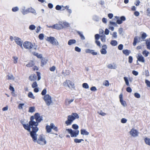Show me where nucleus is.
Segmentation results:
<instances>
[{
	"label": "nucleus",
	"instance_id": "1",
	"mask_svg": "<svg viewBox=\"0 0 150 150\" xmlns=\"http://www.w3.org/2000/svg\"><path fill=\"white\" fill-rule=\"evenodd\" d=\"M79 116L76 113H73L71 115H69L67 117V120L65 122L67 126L71 125L74 120L76 119L79 118Z\"/></svg>",
	"mask_w": 150,
	"mask_h": 150
},
{
	"label": "nucleus",
	"instance_id": "2",
	"mask_svg": "<svg viewBox=\"0 0 150 150\" xmlns=\"http://www.w3.org/2000/svg\"><path fill=\"white\" fill-rule=\"evenodd\" d=\"M31 128H32V130L30 131V136L32 138L33 141H35L37 140V137L38 134H36V132L38 131L39 128L36 127H32Z\"/></svg>",
	"mask_w": 150,
	"mask_h": 150
},
{
	"label": "nucleus",
	"instance_id": "3",
	"mask_svg": "<svg viewBox=\"0 0 150 150\" xmlns=\"http://www.w3.org/2000/svg\"><path fill=\"white\" fill-rule=\"evenodd\" d=\"M25 9V7L23 6L21 9V12L23 15H25L29 13H31L33 14L36 13L35 10L31 7L28 8L26 9Z\"/></svg>",
	"mask_w": 150,
	"mask_h": 150
},
{
	"label": "nucleus",
	"instance_id": "4",
	"mask_svg": "<svg viewBox=\"0 0 150 150\" xmlns=\"http://www.w3.org/2000/svg\"><path fill=\"white\" fill-rule=\"evenodd\" d=\"M34 142H37V143L42 145H45L46 144L47 142L45 140V137L43 134H41L39 136L38 139L34 141Z\"/></svg>",
	"mask_w": 150,
	"mask_h": 150
},
{
	"label": "nucleus",
	"instance_id": "5",
	"mask_svg": "<svg viewBox=\"0 0 150 150\" xmlns=\"http://www.w3.org/2000/svg\"><path fill=\"white\" fill-rule=\"evenodd\" d=\"M66 131H67L68 133L70 134L71 137H76L79 135V131L78 130H74L70 129H67Z\"/></svg>",
	"mask_w": 150,
	"mask_h": 150
},
{
	"label": "nucleus",
	"instance_id": "6",
	"mask_svg": "<svg viewBox=\"0 0 150 150\" xmlns=\"http://www.w3.org/2000/svg\"><path fill=\"white\" fill-rule=\"evenodd\" d=\"M46 40L53 45H59V42L54 37L51 36L47 37Z\"/></svg>",
	"mask_w": 150,
	"mask_h": 150
},
{
	"label": "nucleus",
	"instance_id": "7",
	"mask_svg": "<svg viewBox=\"0 0 150 150\" xmlns=\"http://www.w3.org/2000/svg\"><path fill=\"white\" fill-rule=\"evenodd\" d=\"M43 99L46 104L48 106H50L52 103L51 97L49 94H46L45 95L43 98Z\"/></svg>",
	"mask_w": 150,
	"mask_h": 150
},
{
	"label": "nucleus",
	"instance_id": "8",
	"mask_svg": "<svg viewBox=\"0 0 150 150\" xmlns=\"http://www.w3.org/2000/svg\"><path fill=\"white\" fill-rule=\"evenodd\" d=\"M63 85L65 86H67L69 88L74 87V83L70 80H66L64 82Z\"/></svg>",
	"mask_w": 150,
	"mask_h": 150
},
{
	"label": "nucleus",
	"instance_id": "9",
	"mask_svg": "<svg viewBox=\"0 0 150 150\" xmlns=\"http://www.w3.org/2000/svg\"><path fill=\"white\" fill-rule=\"evenodd\" d=\"M24 47L27 49H30L33 47V45L30 42L25 41L23 44Z\"/></svg>",
	"mask_w": 150,
	"mask_h": 150
},
{
	"label": "nucleus",
	"instance_id": "10",
	"mask_svg": "<svg viewBox=\"0 0 150 150\" xmlns=\"http://www.w3.org/2000/svg\"><path fill=\"white\" fill-rule=\"evenodd\" d=\"M14 38H15L14 40L16 43L18 45L20 46L22 49H23V48L22 46L23 41L21 39L16 37H15Z\"/></svg>",
	"mask_w": 150,
	"mask_h": 150
},
{
	"label": "nucleus",
	"instance_id": "11",
	"mask_svg": "<svg viewBox=\"0 0 150 150\" xmlns=\"http://www.w3.org/2000/svg\"><path fill=\"white\" fill-rule=\"evenodd\" d=\"M115 18L117 19L116 21V23L118 24H122L123 21H124L126 20V18L124 16H122L120 17L119 19V17L116 16Z\"/></svg>",
	"mask_w": 150,
	"mask_h": 150
},
{
	"label": "nucleus",
	"instance_id": "12",
	"mask_svg": "<svg viewBox=\"0 0 150 150\" xmlns=\"http://www.w3.org/2000/svg\"><path fill=\"white\" fill-rule=\"evenodd\" d=\"M129 133L132 136L135 137L138 136L139 132L135 129L132 128L129 132Z\"/></svg>",
	"mask_w": 150,
	"mask_h": 150
},
{
	"label": "nucleus",
	"instance_id": "13",
	"mask_svg": "<svg viewBox=\"0 0 150 150\" xmlns=\"http://www.w3.org/2000/svg\"><path fill=\"white\" fill-rule=\"evenodd\" d=\"M35 119L36 122L38 123L40 122L42 120V117H40V114L38 113H36L34 115Z\"/></svg>",
	"mask_w": 150,
	"mask_h": 150
},
{
	"label": "nucleus",
	"instance_id": "14",
	"mask_svg": "<svg viewBox=\"0 0 150 150\" xmlns=\"http://www.w3.org/2000/svg\"><path fill=\"white\" fill-rule=\"evenodd\" d=\"M122 96V94H120L119 95L120 102L123 106L125 107L126 106L127 104L126 102L123 100Z\"/></svg>",
	"mask_w": 150,
	"mask_h": 150
},
{
	"label": "nucleus",
	"instance_id": "15",
	"mask_svg": "<svg viewBox=\"0 0 150 150\" xmlns=\"http://www.w3.org/2000/svg\"><path fill=\"white\" fill-rule=\"evenodd\" d=\"M85 52L87 53H91L93 55L97 54V53L96 52H94L93 50H91L90 49H87L85 50Z\"/></svg>",
	"mask_w": 150,
	"mask_h": 150
},
{
	"label": "nucleus",
	"instance_id": "16",
	"mask_svg": "<svg viewBox=\"0 0 150 150\" xmlns=\"http://www.w3.org/2000/svg\"><path fill=\"white\" fill-rule=\"evenodd\" d=\"M22 123V124L23 127L24 129L30 132V131L31 128V126L29 124V125L28 124L26 125L25 124H23Z\"/></svg>",
	"mask_w": 150,
	"mask_h": 150
},
{
	"label": "nucleus",
	"instance_id": "17",
	"mask_svg": "<svg viewBox=\"0 0 150 150\" xmlns=\"http://www.w3.org/2000/svg\"><path fill=\"white\" fill-rule=\"evenodd\" d=\"M137 60L140 62H145V59L144 57L140 54H139L138 55Z\"/></svg>",
	"mask_w": 150,
	"mask_h": 150
},
{
	"label": "nucleus",
	"instance_id": "18",
	"mask_svg": "<svg viewBox=\"0 0 150 150\" xmlns=\"http://www.w3.org/2000/svg\"><path fill=\"white\" fill-rule=\"evenodd\" d=\"M145 41L147 48L150 50V38L147 39L145 40Z\"/></svg>",
	"mask_w": 150,
	"mask_h": 150
},
{
	"label": "nucleus",
	"instance_id": "19",
	"mask_svg": "<svg viewBox=\"0 0 150 150\" xmlns=\"http://www.w3.org/2000/svg\"><path fill=\"white\" fill-rule=\"evenodd\" d=\"M37 76L35 74H34L33 75H30L29 76V79L30 81H34L37 79Z\"/></svg>",
	"mask_w": 150,
	"mask_h": 150
},
{
	"label": "nucleus",
	"instance_id": "20",
	"mask_svg": "<svg viewBox=\"0 0 150 150\" xmlns=\"http://www.w3.org/2000/svg\"><path fill=\"white\" fill-rule=\"evenodd\" d=\"M29 124L30 125L31 127H33V126H35V127L37 126L38 125V123L37 122H35V121H33L31 122H29Z\"/></svg>",
	"mask_w": 150,
	"mask_h": 150
},
{
	"label": "nucleus",
	"instance_id": "21",
	"mask_svg": "<svg viewBox=\"0 0 150 150\" xmlns=\"http://www.w3.org/2000/svg\"><path fill=\"white\" fill-rule=\"evenodd\" d=\"M81 134L83 135H88L89 134V133L85 129H82L81 130Z\"/></svg>",
	"mask_w": 150,
	"mask_h": 150
},
{
	"label": "nucleus",
	"instance_id": "22",
	"mask_svg": "<svg viewBox=\"0 0 150 150\" xmlns=\"http://www.w3.org/2000/svg\"><path fill=\"white\" fill-rule=\"evenodd\" d=\"M77 33L79 35L81 39L82 40H84L85 39V37L84 36L83 34V33L80 31H77Z\"/></svg>",
	"mask_w": 150,
	"mask_h": 150
},
{
	"label": "nucleus",
	"instance_id": "23",
	"mask_svg": "<svg viewBox=\"0 0 150 150\" xmlns=\"http://www.w3.org/2000/svg\"><path fill=\"white\" fill-rule=\"evenodd\" d=\"M122 52L126 56H128L131 52L130 50L127 49L123 50Z\"/></svg>",
	"mask_w": 150,
	"mask_h": 150
},
{
	"label": "nucleus",
	"instance_id": "24",
	"mask_svg": "<svg viewBox=\"0 0 150 150\" xmlns=\"http://www.w3.org/2000/svg\"><path fill=\"white\" fill-rule=\"evenodd\" d=\"M76 42V41L75 40L71 39L68 41V44L69 45H70L75 43Z\"/></svg>",
	"mask_w": 150,
	"mask_h": 150
},
{
	"label": "nucleus",
	"instance_id": "25",
	"mask_svg": "<svg viewBox=\"0 0 150 150\" xmlns=\"http://www.w3.org/2000/svg\"><path fill=\"white\" fill-rule=\"evenodd\" d=\"M108 68L110 69H115L117 67L115 64L113 65L112 64H110L108 65Z\"/></svg>",
	"mask_w": 150,
	"mask_h": 150
},
{
	"label": "nucleus",
	"instance_id": "26",
	"mask_svg": "<svg viewBox=\"0 0 150 150\" xmlns=\"http://www.w3.org/2000/svg\"><path fill=\"white\" fill-rule=\"evenodd\" d=\"M139 38V39H140V38L138 37L137 36H135L134 38V42L133 43V45L134 46H135L137 44V42L138 41V38Z\"/></svg>",
	"mask_w": 150,
	"mask_h": 150
},
{
	"label": "nucleus",
	"instance_id": "27",
	"mask_svg": "<svg viewBox=\"0 0 150 150\" xmlns=\"http://www.w3.org/2000/svg\"><path fill=\"white\" fill-rule=\"evenodd\" d=\"M47 60L45 58H43L41 59V66H43L44 65L46 64L47 63Z\"/></svg>",
	"mask_w": 150,
	"mask_h": 150
},
{
	"label": "nucleus",
	"instance_id": "28",
	"mask_svg": "<svg viewBox=\"0 0 150 150\" xmlns=\"http://www.w3.org/2000/svg\"><path fill=\"white\" fill-rule=\"evenodd\" d=\"M34 64L33 61H31L29 62L28 64L26 65V66L27 67H33L34 65Z\"/></svg>",
	"mask_w": 150,
	"mask_h": 150
},
{
	"label": "nucleus",
	"instance_id": "29",
	"mask_svg": "<svg viewBox=\"0 0 150 150\" xmlns=\"http://www.w3.org/2000/svg\"><path fill=\"white\" fill-rule=\"evenodd\" d=\"M144 142L145 144L147 145L150 146V139L147 137H146L144 139Z\"/></svg>",
	"mask_w": 150,
	"mask_h": 150
},
{
	"label": "nucleus",
	"instance_id": "30",
	"mask_svg": "<svg viewBox=\"0 0 150 150\" xmlns=\"http://www.w3.org/2000/svg\"><path fill=\"white\" fill-rule=\"evenodd\" d=\"M35 111V107H30L29 108L28 112H29L33 113Z\"/></svg>",
	"mask_w": 150,
	"mask_h": 150
},
{
	"label": "nucleus",
	"instance_id": "31",
	"mask_svg": "<svg viewBox=\"0 0 150 150\" xmlns=\"http://www.w3.org/2000/svg\"><path fill=\"white\" fill-rule=\"evenodd\" d=\"M46 129L47 133H49L52 130V129L49 125H47L46 126Z\"/></svg>",
	"mask_w": 150,
	"mask_h": 150
},
{
	"label": "nucleus",
	"instance_id": "32",
	"mask_svg": "<svg viewBox=\"0 0 150 150\" xmlns=\"http://www.w3.org/2000/svg\"><path fill=\"white\" fill-rule=\"evenodd\" d=\"M93 19L96 21H98L100 20V18L98 16L94 15L93 16Z\"/></svg>",
	"mask_w": 150,
	"mask_h": 150
},
{
	"label": "nucleus",
	"instance_id": "33",
	"mask_svg": "<svg viewBox=\"0 0 150 150\" xmlns=\"http://www.w3.org/2000/svg\"><path fill=\"white\" fill-rule=\"evenodd\" d=\"M7 77L8 80H11L14 79V77L13 76L12 74H9L7 76Z\"/></svg>",
	"mask_w": 150,
	"mask_h": 150
},
{
	"label": "nucleus",
	"instance_id": "34",
	"mask_svg": "<svg viewBox=\"0 0 150 150\" xmlns=\"http://www.w3.org/2000/svg\"><path fill=\"white\" fill-rule=\"evenodd\" d=\"M110 44L112 46H116L117 44V42L115 40H112L111 41Z\"/></svg>",
	"mask_w": 150,
	"mask_h": 150
},
{
	"label": "nucleus",
	"instance_id": "35",
	"mask_svg": "<svg viewBox=\"0 0 150 150\" xmlns=\"http://www.w3.org/2000/svg\"><path fill=\"white\" fill-rule=\"evenodd\" d=\"M149 52L146 50H144L142 52L143 54L145 57H147L148 56Z\"/></svg>",
	"mask_w": 150,
	"mask_h": 150
},
{
	"label": "nucleus",
	"instance_id": "36",
	"mask_svg": "<svg viewBox=\"0 0 150 150\" xmlns=\"http://www.w3.org/2000/svg\"><path fill=\"white\" fill-rule=\"evenodd\" d=\"M124 79L125 82L126 84L128 86H130L129 82V80L126 77H124Z\"/></svg>",
	"mask_w": 150,
	"mask_h": 150
},
{
	"label": "nucleus",
	"instance_id": "37",
	"mask_svg": "<svg viewBox=\"0 0 150 150\" xmlns=\"http://www.w3.org/2000/svg\"><path fill=\"white\" fill-rule=\"evenodd\" d=\"M28 96L30 98H31L33 99L35 98V96H34L33 93L31 92H30L28 93Z\"/></svg>",
	"mask_w": 150,
	"mask_h": 150
},
{
	"label": "nucleus",
	"instance_id": "38",
	"mask_svg": "<svg viewBox=\"0 0 150 150\" xmlns=\"http://www.w3.org/2000/svg\"><path fill=\"white\" fill-rule=\"evenodd\" d=\"M83 140L82 139H78L77 138L74 139V142L76 143H79L81 142L82 141H83Z\"/></svg>",
	"mask_w": 150,
	"mask_h": 150
},
{
	"label": "nucleus",
	"instance_id": "39",
	"mask_svg": "<svg viewBox=\"0 0 150 150\" xmlns=\"http://www.w3.org/2000/svg\"><path fill=\"white\" fill-rule=\"evenodd\" d=\"M100 52L101 54H105L107 53L106 49H104V48H102L100 50Z\"/></svg>",
	"mask_w": 150,
	"mask_h": 150
},
{
	"label": "nucleus",
	"instance_id": "40",
	"mask_svg": "<svg viewBox=\"0 0 150 150\" xmlns=\"http://www.w3.org/2000/svg\"><path fill=\"white\" fill-rule=\"evenodd\" d=\"M101 40L103 42H105L106 40V36L105 35H102L100 36Z\"/></svg>",
	"mask_w": 150,
	"mask_h": 150
},
{
	"label": "nucleus",
	"instance_id": "41",
	"mask_svg": "<svg viewBox=\"0 0 150 150\" xmlns=\"http://www.w3.org/2000/svg\"><path fill=\"white\" fill-rule=\"evenodd\" d=\"M57 30H60L63 29L64 27V26L61 24H57Z\"/></svg>",
	"mask_w": 150,
	"mask_h": 150
},
{
	"label": "nucleus",
	"instance_id": "42",
	"mask_svg": "<svg viewBox=\"0 0 150 150\" xmlns=\"http://www.w3.org/2000/svg\"><path fill=\"white\" fill-rule=\"evenodd\" d=\"M72 128L75 130H77L79 127L78 125L76 124H74L72 126Z\"/></svg>",
	"mask_w": 150,
	"mask_h": 150
},
{
	"label": "nucleus",
	"instance_id": "43",
	"mask_svg": "<svg viewBox=\"0 0 150 150\" xmlns=\"http://www.w3.org/2000/svg\"><path fill=\"white\" fill-rule=\"evenodd\" d=\"M19 8L17 6L13 7L12 9V11L13 12H16L19 10Z\"/></svg>",
	"mask_w": 150,
	"mask_h": 150
},
{
	"label": "nucleus",
	"instance_id": "44",
	"mask_svg": "<svg viewBox=\"0 0 150 150\" xmlns=\"http://www.w3.org/2000/svg\"><path fill=\"white\" fill-rule=\"evenodd\" d=\"M147 36V35L145 33H143L142 35L141 38L143 40H144L146 38Z\"/></svg>",
	"mask_w": 150,
	"mask_h": 150
},
{
	"label": "nucleus",
	"instance_id": "45",
	"mask_svg": "<svg viewBox=\"0 0 150 150\" xmlns=\"http://www.w3.org/2000/svg\"><path fill=\"white\" fill-rule=\"evenodd\" d=\"M36 28L35 26L33 25H31L29 27V29L30 30H34Z\"/></svg>",
	"mask_w": 150,
	"mask_h": 150
},
{
	"label": "nucleus",
	"instance_id": "46",
	"mask_svg": "<svg viewBox=\"0 0 150 150\" xmlns=\"http://www.w3.org/2000/svg\"><path fill=\"white\" fill-rule=\"evenodd\" d=\"M82 87L86 89H88L89 88V86L86 83H84L82 84Z\"/></svg>",
	"mask_w": 150,
	"mask_h": 150
},
{
	"label": "nucleus",
	"instance_id": "47",
	"mask_svg": "<svg viewBox=\"0 0 150 150\" xmlns=\"http://www.w3.org/2000/svg\"><path fill=\"white\" fill-rule=\"evenodd\" d=\"M63 24L64 25V27L68 28L70 26L69 24L67 22H64Z\"/></svg>",
	"mask_w": 150,
	"mask_h": 150
},
{
	"label": "nucleus",
	"instance_id": "48",
	"mask_svg": "<svg viewBox=\"0 0 150 150\" xmlns=\"http://www.w3.org/2000/svg\"><path fill=\"white\" fill-rule=\"evenodd\" d=\"M38 85L36 81L34 82L32 85V87L33 88H34L38 87Z\"/></svg>",
	"mask_w": 150,
	"mask_h": 150
},
{
	"label": "nucleus",
	"instance_id": "49",
	"mask_svg": "<svg viewBox=\"0 0 150 150\" xmlns=\"http://www.w3.org/2000/svg\"><path fill=\"white\" fill-rule=\"evenodd\" d=\"M63 7L62 6H60L59 5H57L55 7V9L57 10H61L62 8Z\"/></svg>",
	"mask_w": 150,
	"mask_h": 150
},
{
	"label": "nucleus",
	"instance_id": "50",
	"mask_svg": "<svg viewBox=\"0 0 150 150\" xmlns=\"http://www.w3.org/2000/svg\"><path fill=\"white\" fill-rule=\"evenodd\" d=\"M38 38L40 40H43L44 38V35L42 33L40 34L38 36Z\"/></svg>",
	"mask_w": 150,
	"mask_h": 150
},
{
	"label": "nucleus",
	"instance_id": "51",
	"mask_svg": "<svg viewBox=\"0 0 150 150\" xmlns=\"http://www.w3.org/2000/svg\"><path fill=\"white\" fill-rule=\"evenodd\" d=\"M47 93V90L46 88H44L42 91L41 92V94L42 96H45L46 95V94Z\"/></svg>",
	"mask_w": 150,
	"mask_h": 150
},
{
	"label": "nucleus",
	"instance_id": "52",
	"mask_svg": "<svg viewBox=\"0 0 150 150\" xmlns=\"http://www.w3.org/2000/svg\"><path fill=\"white\" fill-rule=\"evenodd\" d=\"M13 59L14 63L16 64L17 62L18 58L16 57L13 56Z\"/></svg>",
	"mask_w": 150,
	"mask_h": 150
},
{
	"label": "nucleus",
	"instance_id": "53",
	"mask_svg": "<svg viewBox=\"0 0 150 150\" xmlns=\"http://www.w3.org/2000/svg\"><path fill=\"white\" fill-rule=\"evenodd\" d=\"M36 73L37 75L38 76V80L39 81L41 79L40 73V72L38 71L36 72Z\"/></svg>",
	"mask_w": 150,
	"mask_h": 150
},
{
	"label": "nucleus",
	"instance_id": "54",
	"mask_svg": "<svg viewBox=\"0 0 150 150\" xmlns=\"http://www.w3.org/2000/svg\"><path fill=\"white\" fill-rule=\"evenodd\" d=\"M100 36L98 34H96L95 35V37L96 40H98L99 39Z\"/></svg>",
	"mask_w": 150,
	"mask_h": 150
},
{
	"label": "nucleus",
	"instance_id": "55",
	"mask_svg": "<svg viewBox=\"0 0 150 150\" xmlns=\"http://www.w3.org/2000/svg\"><path fill=\"white\" fill-rule=\"evenodd\" d=\"M123 45L122 44H120L118 45V48L119 50H121L123 49Z\"/></svg>",
	"mask_w": 150,
	"mask_h": 150
},
{
	"label": "nucleus",
	"instance_id": "56",
	"mask_svg": "<svg viewBox=\"0 0 150 150\" xmlns=\"http://www.w3.org/2000/svg\"><path fill=\"white\" fill-rule=\"evenodd\" d=\"M134 96L137 98H139L140 97V94L137 93H135L134 94Z\"/></svg>",
	"mask_w": 150,
	"mask_h": 150
},
{
	"label": "nucleus",
	"instance_id": "57",
	"mask_svg": "<svg viewBox=\"0 0 150 150\" xmlns=\"http://www.w3.org/2000/svg\"><path fill=\"white\" fill-rule=\"evenodd\" d=\"M145 82L147 86L150 87V81H149L147 80H146Z\"/></svg>",
	"mask_w": 150,
	"mask_h": 150
},
{
	"label": "nucleus",
	"instance_id": "58",
	"mask_svg": "<svg viewBox=\"0 0 150 150\" xmlns=\"http://www.w3.org/2000/svg\"><path fill=\"white\" fill-rule=\"evenodd\" d=\"M128 62L129 63H131L132 62L133 58L132 56H129L128 58Z\"/></svg>",
	"mask_w": 150,
	"mask_h": 150
},
{
	"label": "nucleus",
	"instance_id": "59",
	"mask_svg": "<svg viewBox=\"0 0 150 150\" xmlns=\"http://www.w3.org/2000/svg\"><path fill=\"white\" fill-rule=\"evenodd\" d=\"M127 120L126 118H122L121 119V122L122 123H126L127 122Z\"/></svg>",
	"mask_w": 150,
	"mask_h": 150
},
{
	"label": "nucleus",
	"instance_id": "60",
	"mask_svg": "<svg viewBox=\"0 0 150 150\" xmlns=\"http://www.w3.org/2000/svg\"><path fill=\"white\" fill-rule=\"evenodd\" d=\"M24 105V103H20L18 105V108L19 109H22L23 108V106Z\"/></svg>",
	"mask_w": 150,
	"mask_h": 150
},
{
	"label": "nucleus",
	"instance_id": "61",
	"mask_svg": "<svg viewBox=\"0 0 150 150\" xmlns=\"http://www.w3.org/2000/svg\"><path fill=\"white\" fill-rule=\"evenodd\" d=\"M104 85L106 86H108L109 85V82L108 80H105L104 83Z\"/></svg>",
	"mask_w": 150,
	"mask_h": 150
},
{
	"label": "nucleus",
	"instance_id": "62",
	"mask_svg": "<svg viewBox=\"0 0 150 150\" xmlns=\"http://www.w3.org/2000/svg\"><path fill=\"white\" fill-rule=\"evenodd\" d=\"M75 50L77 52H80L81 51V49L78 47H75Z\"/></svg>",
	"mask_w": 150,
	"mask_h": 150
},
{
	"label": "nucleus",
	"instance_id": "63",
	"mask_svg": "<svg viewBox=\"0 0 150 150\" xmlns=\"http://www.w3.org/2000/svg\"><path fill=\"white\" fill-rule=\"evenodd\" d=\"M132 74L134 75L137 76L138 74V72L136 71L133 70L132 71Z\"/></svg>",
	"mask_w": 150,
	"mask_h": 150
},
{
	"label": "nucleus",
	"instance_id": "64",
	"mask_svg": "<svg viewBox=\"0 0 150 150\" xmlns=\"http://www.w3.org/2000/svg\"><path fill=\"white\" fill-rule=\"evenodd\" d=\"M126 91L128 92L131 93L132 91V89L130 87H128L126 88Z\"/></svg>",
	"mask_w": 150,
	"mask_h": 150
}]
</instances>
